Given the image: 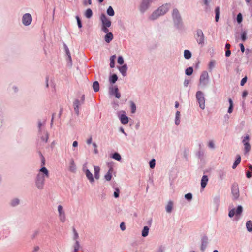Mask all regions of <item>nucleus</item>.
I'll return each instance as SVG.
<instances>
[{
    "mask_svg": "<svg viewBox=\"0 0 252 252\" xmlns=\"http://www.w3.org/2000/svg\"><path fill=\"white\" fill-rule=\"evenodd\" d=\"M170 8V4L166 3L162 5L158 10L155 11L151 15L150 18L152 20H155L158 18L159 16L165 14Z\"/></svg>",
    "mask_w": 252,
    "mask_h": 252,
    "instance_id": "f257e3e1",
    "label": "nucleus"
},
{
    "mask_svg": "<svg viewBox=\"0 0 252 252\" xmlns=\"http://www.w3.org/2000/svg\"><path fill=\"white\" fill-rule=\"evenodd\" d=\"M100 19L102 23V31H103L105 33H107L109 32L108 28L111 26V22L104 14L101 15Z\"/></svg>",
    "mask_w": 252,
    "mask_h": 252,
    "instance_id": "f03ea898",
    "label": "nucleus"
},
{
    "mask_svg": "<svg viewBox=\"0 0 252 252\" xmlns=\"http://www.w3.org/2000/svg\"><path fill=\"white\" fill-rule=\"evenodd\" d=\"M196 98L199 104V107L202 109L205 108V98L203 93L201 91H198L196 93Z\"/></svg>",
    "mask_w": 252,
    "mask_h": 252,
    "instance_id": "7ed1b4c3",
    "label": "nucleus"
},
{
    "mask_svg": "<svg viewBox=\"0 0 252 252\" xmlns=\"http://www.w3.org/2000/svg\"><path fill=\"white\" fill-rule=\"evenodd\" d=\"M45 177L41 173H39L37 176L36 184L37 188L42 189L43 187L45 182Z\"/></svg>",
    "mask_w": 252,
    "mask_h": 252,
    "instance_id": "20e7f679",
    "label": "nucleus"
},
{
    "mask_svg": "<svg viewBox=\"0 0 252 252\" xmlns=\"http://www.w3.org/2000/svg\"><path fill=\"white\" fill-rule=\"evenodd\" d=\"M58 211L59 213V218L62 222H64L66 221V215L63 207L60 205L58 206Z\"/></svg>",
    "mask_w": 252,
    "mask_h": 252,
    "instance_id": "39448f33",
    "label": "nucleus"
},
{
    "mask_svg": "<svg viewBox=\"0 0 252 252\" xmlns=\"http://www.w3.org/2000/svg\"><path fill=\"white\" fill-rule=\"evenodd\" d=\"M209 79V75L207 71H203L200 77L199 85L205 86L207 84V82Z\"/></svg>",
    "mask_w": 252,
    "mask_h": 252,
    "instance_id": "423d86ee",
    "label": "nucleus"
},
{
    "mask_svg": "<svg viewBox=\"0 0 252 252\" xmlns=\"http://www.w3.org/2000/svg\"><path fill=\"white\" fill-rule=\"evenodd\" d=\"M242 207L241 206H239L236 210L234 208L230 210L228 216L230 218L233 217L235 215H236L237 216H240L242 213Z\"/></svg>",
    "mask_w": 252,
    "mask_h": 252,
    "instance_id": "0eeeda50",
    "label": "nucleus"
},
{
    "mask_svg": "<svg viewBox=\"0 0 252 252\" xmlns=\"http://www.w3.org/2000/svg\"><path fill=\"white\" fill-rule=\"evenodd\" d=\"M195 38L197 42L199 44H203L204 40V36L202 30H197L196 31V35Z\"/></svg>",
    "mask_w": 252,
    "mask_h": 252,
    "instance_id": "6e6552de",
    "label": "nucleus"
},
{
    "mask_svg": "<svg viewBox=\"0 0 252 252\" xmlns=\"http://www.w3.org/2000/svg\"><path fill=\"white\" fill-rule=\"evenodd\" d=\"M250 136L249 135H246L243 139L242 142L245 146V153H248L251 149V145L249 143Z\"/></svg>",
    "mask_w": 252,
    "mask_h": 252,
    "instance_id": "1a4fd4ad",
    "label": "nucleus"
},
{
    "mask_svg": "<svg viewBox=\"0 0 252 252\" xmlns=\"http://www.w3.org/2000/svg\"><path fill=\"white\" fill-rule=\"evenodd\" d=\"M32 21V17L30 14L26 13L23 15L22 18V22L24 25H29L31 23Z\"/></svg>",
    "mask_w": 252,
    "mask_h": 252,
    "instance_id": "9d476101",
    "label": "nucleus"
},
{
    "mask_svg": "<svg viewBox=\"0 0 252 252\" xmlns=\"http://www.w3.org/2000/svg\"><path fill=\"white\" fill-rule=\"evenodd\" d=\"M231 191L234 199H237L239 196V191L237 185H233Z\"/></svg>",
    "mask_w": 252,
    "mask_h": 252,
    "instance_id": "9b49d317",
    "label": "nucleus"
},
{
    "mask_svg": "<svg viewBox=\"0 0 252 252\" xmlns=\"http://www.w3.org/2000/svg\"><path fill=\"white\" fill-rule=\"evenodd\" d=\"M113 91H115L116 92V94H115V96L117 98H120L121 97V94L119 92L118 88L117 87H111L109 88V93L110 94H114V93L113 92Z\"/></svg>",
    "mask_w": 252,
    "mask_h": 252,
    "instance_id": "f8f14e48",
    "label": "nucleus"
},
{
    "mask_svg": "<svg viewBox=\"0 0 252 252\" xmlns=\"http://www.w3.org/2000/svg\"><path fill=\"white\" fill-rule=\"evenodd\" d=\"M149 2L147 0H143L140 6V10L142 12L145 11L148 7Z\"/></svg>",
    "mask_w": 252,
    "mask_h": 252,
    "instance_id": "ddd939ff",
    "label": "nucleus"
},
{
    "mask_svg": "<svg viewBox=\"0 0 252 252\" xmlns=\"http://www.w3.org/2000/svg\"><path fill=\"white\" fill-rule=\"evenodd\" d=\"M208 181V178L207 175H203L201 181V186L202 188H204Z\"/></svg>",
    "mask_w": 252,
    "mask_h": 252,
    "instance_id": "4468645a",
    "label": "nucleus"
},
{
    "mask_svg": "<svg viewBox=\"0 0 252 252\" xmlns=\"http://www.w3.org/2000/svg\"><path fill=\"white\" fill-rule=\"evenodd\" d=\"M113 172V168L111 167L107 174L105 175L104 178L106 181H109L111 180Z\"/></svg>",
    "mask_w": 252,
    "mask_h": 252,
    "instance_id": "2eb2a0df",
    "label": "nucleus"
},
{
    "mask_svg": "<svg viewBox=\"0 0 252 252\" xmlns=\"http://www.w3.org/2000/svg\"><path fill=\"white\" fill-rule=\"evenodd\" d=\"M80 102H79V101L78 100V99H76L74 102H73V105H74V111L75 112V113L78 115L79 114V106L80 105Z\"/></svg>",
    "mask_w": 252,
    "mask_h": 252,
    "instance_id": "dca6fc26",
    "label": "nucleus"
},
{
    "mask_svg": "<svg viewBox=\"0 0 252 252\" xmlns=\"http://www.w3.org/2000/svg\"><path fill=\"white\" fill-rule=\"evenodd\" d=\"M86 175L90 182L93 183L94 182V180L93 178V174L88 169L86 170Z\"/></svg>",
    "mask_w": 252,
    "mask_h": 252,
    "instance_id": "f3484780",
    "label": "nucleus"
},
{
    "mask_svg": "<svg viewBox=\"0 0 252 252\" xmlns=\"http://www.w3.org/2000/svg\"><path fill=\"white\" fill-rule=\"evenodd\" d=\"M39 172L40 173H43L42 175H43L45 177H47V178L49 177V171L46 167H42L40 169Z\"/></svg>",
    "mask_w": 252,
    "mask_h": 252,
    "instance_id": "a211bd4d",
    "label": "nucleus"
},
{
    "mask_svg": "<svg viewBox=\"0 0 252 252\" xmlns=\"http://www.w3.org/2000/svg\"><path fill=\"white\" fill-rule=\"evenodd\" d=\"M105 36V40L107 43H109L113 38V34L111 32L106 33Z\"/></svg>",
    "mask_w": 252,
    "mask_h": 252,
    "instance_id": "6ab92c4d",
    "label": "nucleus"
},
{
    "mask_svg": "<svg viewBox=\"0 0 252 252\" xmlns=\"http://www.w3.org/2000/svg\"><path fill=\"white\" fill-rule=\"evenodd\" d=\"M120 120L123 124H126L128 122V118L126 115L122 114L120 117Z\"/></svg>",
    "mask_w": 252,
    "mask_h": 252,
    "instance_id": "aec40b11",
    "label": "nucleus"
},
{
    "mask_svg": "<svg viewBox=\"0 0 252 252\" xmlns=\"http://www.w3.org/2000/svg\"><path fill=\"white\" fill-rule=\"evenodd\" d=\"M94 177L96 179L99 178L100 168L98 166H94Z\"/></svg>",
    "mask_w": 252,
    "mask_h": 252,
    "instance_id": "412c9836",
    "label": "nucleus"
},
{
    "mask_svg": "<svg viewBox=\"0 0 252 252\" xmlns=\"http://www.w3.org/2000/svg\"><path fill=\"white\" fill-rule=\"evenodd\" d=\"M172 16L173 18L179 19L180 18L179 12L177 9H174L172 13Z\"/></svg>",
    "mask_w": 252,
    "mask_h": 252,
    "instance_id": "4be33fe9",
    "label": "nucleus"
},
{
    "mask_svg": "<svg viewBox=\"0 0 252 252\" xmlns=\"http://www.w3.org/2000/svg\"><path fill=\"white\" fill-rule=\"evenodd\" d=\"M173 202L172 201H169L166 207V211L168 213H171L173 208Z\"/></svg>",
    "mask_w": 252,
    "mask_h": 252,
    "instance_id": "5701e85b",
    "label": "nucleus"
},
{
    "mask_svg": "<svg viewBox=\"0 0 252 252\" xmlns=\"http://www.w3.org/2000/svg\"><path fill=\"white\" fill-rule=\"evenodd\" d=\"M119 69L120 72L122 74V75L123 76H125L127 69L126 65L125 64L119 67Z\"/></svg>",
    "mask_w": 252,
    "mask_h": 252,
    "instance_id": "b1692460",
    "label": "nucleus"
},
{
    "mask_svg": "<svg viewBox=\"0 0 252 252\" xmlns=\"http://www.w3.org/2000/svg\"><path fill=\"white\" fill-rule=\"evenodd\" d=\"M93 90L94 92H97L99 90V84L97 81L94 82L93 85Z\"/></svg>",
    "mask_w": 252,
    "mask_h": 252,
    "instance_id": "393cba45",
    "label": "nucleus"
},
{
    "mask_svg": "<svg viewBox=\"0 0 252 252\" xmlns=\"http://www.w3.org/2000/svg\"><path fill=\"white\" fill-rule=\"evenodd\" d=\"M228 101L229 103V107L228 109V112L229 113H231L233 111V101L231 98H229Z\"/></svg>",
    "mask_w": 252,
    "mask_h": 252,
    "instance_id": "a878e982",
    "label": "nucleus"
},
{
    "mask_svg": "<svg viewBox=\"0 0 252 252\" xmlns=\"http://www.w3.org/2000/svg\"><path fill=\"white\" fill-rule=\"evenodd\" d=\"M116 58V55H112L111 57H110V66L111 68H113L115 66V59Z\"/></svg>",
    "mask_w": 252,
    "mask_h": 252,
    "instance_id": "bb28decb",
    "label": "nucleus"
},
{
    "mask_svg": "<svg viewBox=\"0 0 252 252\" xmlns=\"http://www.w3.org/2000/svg\"><path fill=\"white\" fill-rule=\"evenodd\" d=\"M215 21L216 22H218L219 19L220 15V8L219 7H217L215 10Z\"/></svg>",
    "mask_w": 252,
    "mask_h": 252,
    "instance_id": "cd10ccee",
    "label": "nucleus"
},
{
    "mask_svg": "<svg viewBox=\"0 0 252 252\" xmlns=\"http://www.w3.org/2000/svg\"><path fill=\"white\" fill-rule=\"evenodd\" d=\"M149 228L148 226H144L142 231V236L143 237H146L148 235Z\"/></svg>",
    "mask_w": 252,
    "mask_h": 252,
    "instance_id": "c85d7f7f",
    "label": "nucleus"
},
{
    "mask_svg": "<svg viewBox=\"0 0 252 252\" xmlns=\"http://www.w3.org/2000/svg\"><path fill=\"white\" fill-rule=\"evenodd\" d=\"M241 162V157L239 155L237 156V158L236 160V161L233 163V165L232 166V168L233 169H235L237 166Z\"/></svg>",
    "mask_w": 252,
    "mask_h": 252,
    "instance_id": "c756f323",
    "label": "nucleus"
},
{
    "mask_svg": "<svg viewBox=\"0 0 252 252\" xmlns=\"http://www.w3.org/2000/svg\"><path fill=\"white\" fill-rule=\"evenodd\" d=\"M184 57L187 59H189L191 57V52L188 50H185L184 51Z\"/></svg>",
    "mask_w": 252,
    "mask_h": 252,
    "instance_id": "7c9ffc66",
    "label": "nucleus"
},
{
    "mask_svg": "<svg viewBox=\"0 0 252 252\" xmlns=\"http://www.w3.org/2000/svg\"><path fill=\"white\" fill-rule=\"evenodd\" d=\"M93 15L92 11L91 9H87L85 12V15L87 18H90Z\"/></svg>",
    "mask_w": 252,
    "mask_h": 252,
    "instance_id": "2f4dec72",
    "label": "nucleus"
},
{
    "mask_svg": "<svg viewBox=\"0 0 252 252\" xmlns=\"http://www.w3.org/2000/svg\"><path fill=\"white\" fill-rule=\"evenodd\" d=\"M107 13L108 15L110 16H113L114 15L115 12L113 9V8L110 6L107 10Z\"/></svg>",
    "mask_w": 252,
    "mask_h": 252,
    "instance_id": "473e14b6",
    "label": "nucleus"
},
{
    "mask_svg": "<svg viewBox=\"0 0 252 252\" xmlns=\"http://www.w3.org/2000/svg\"><path fill=\"white\" fill-rule=\"evenodd\" d=\"M180 112L179 111H177L176 113V120L175 124L178 125L180 122Z\"/></svg>",
    "mask_w": 252,
    "mask_h": 252,
    "instance_id": "72a5a7b5",
    "label": "nucleus"
},
{
    "mask_svg": "<svg viewBox=\"0 0 252 252\" xmlns=\"http://www.w3.org/2000/svg\"><path fill=\"white\" fill-rule=\"evenodd\" d=\"M69 170L71 172H74L76 170V166L73 160H71L70 163Z\"/></svg>",
    "mask_w": 252,
    "mask_h": 252,
    "instance_id": "f704fd0d",
    "label": "nucleus"
},
{
    "mask_svg": "<svg viewBox=\"0 0 252 252\" xmlns=\"http://www.w3.org/2000/svg\"><path fill=\"white\" fill-rule=\"evenodd\" d=\"M112 158L117 161H120L121 159V155L118 153H114L112 156Z\"/></svg>",
    "mask_w": 252,
    "mask_h": 252,
    "instance_id": "c9c22d12",
    "label": "nucleus"
},
{
    "mask_svg": "<svg viewBox=\"0 0 252 252\" xmlns=\"http://www.w3.org/2000/svg\"><path fill=\"white\" fill-rule=\"evenodd\" d=\"M246 227L249 231H252V221L251 220L248 221L246 223Z\"/></svg>",
    "mask_w": 252,
    "mask_h": 252,
    "instance_id": "e433bc0d",
    "label": "nucleus"
},
{
    "mask_svg": "<svg viewBox=\"0 0 252 252\" xmlns=\"http://www.w3.org/2000/svg\"><path fill=\"white\" fill-rule=\"evenodd\" d=\"M118 79L117 76L116 74H113L109 79V81L112 83H115Z\"/></svg>",
    "mask_w": 252,
    "mask_h": 252,
    "instance_id": "4c0bfd02",
    "label": "nucleus"
},
{
    "mask_svg": "<svg viewBox=\"0 0 252 252\" xmlns=\"http://www.w3.org/2000/svg\"><path fill=\"white\" fill-rule=\"evenodd\" d=\"M186 74L187 75H190L193 73V68L191 67H189L186 69Z\"/></svg>",
    "mask_w": 252,
    "mask_h": 252,
    "instance_id": "58836bf2",
    "label": "nucleus"
},
{
    "mask_svg": "<svg viewBox=\"0 0 252 252\" xmlns=\"http://www.w3.org/2000/svg\"><path fill=\"white\" fill-rule=\"evenodd\" d=\"M131 111L132 113H134L136 111V105L132 101L130 102Z\"/></svg>",
    "mask_w": 252,
    "mask_h": 252,
    "instance_id": "ea45409f",
    "label": "nucleus"
},
{
    "mask_svg": "<svg viewBox=\"0 0 252 252\" xmlns=\"http://www.w3.org/2000/svg\"><path fill=\"white\" fill-rule=\"evenodd\" d=\"M216 62L214 60L211 61L209 64V69L211 70L215 66Z\"/></svg>",
    "mask_w": 252,
    "mask_h": 252,
    "instance_id": "a19ab883",
    "label": "nucleus"
},
{
    "mask_svg": "<svg viewBox=\"0 0 252 252\" xmlns=\"http://www.w3.org/2000/svg\"><path fill=\"white\" fill-rule=\"evenodd\" d=\"M79 247H80V245H79V242L77 240H76L75 244L74 246V252H77L78 250L79 249Z\"/></svg>",
    "mask_w": 252,
    "mask_h": 252,
    "instance_id": "79ce46f5",
    "label": "nucleus"
},
{
    "mask_svg": "<svg viewBox=\"0 0 252 252\" xmlns=\"http://www.w3.org/2000/svg\"><path fill=\"white\" fill-rule=\"evenodd\" d=\"M64 46H65L66 53L67 55L68 56L69 59L70 60H71V55H70V52L69 51V49L66 45H65Z\"/></svg>",
    "mask_w": 252,
    "mask_h": 252,
    "instance_id": "37998d69",
    "label": "nucleus"
},
{
    "mask_svg": "<svg viewBox=\"0 0 252 252\" xmlns=\"http://www.w3.org/2000/svg\"><path fill=\"white\" fill-rule=\"evenodd\" d=\"M237 21L238 23H240L242 21V16L241 13H239L237 15Z\"/></svg>",
    "mask_w": 252,
    "mask_h": 252,
    "instance_id": "c03bdc74",
    "label": "nucleus"
},
{
    "mask_svg": "<svg viewBox=\"0 0 252 252\" xmlns=\"http://www.w3.org/2000/svg\"><path fill=\"white\" fill-rule=\"evenodd\" d=\"M19 203V200L18 199H15L12 200L11 202V205L13 206H15L18 205Z\"/></svg>",
    "mask_w": 252,
    "mask_h": 252,
    "instance_id": "a18cd8bd",
    "label": "nucleus"
},
{
    "mask_svg": "<svg viewBox=\"0 0 252 252\" xmlns=\"http://www.w3.org/2000/svg\"><path fill=\"white\" fill-rule=\"evenodd\" d=\"M114 196L115 198H118L119 196V189L118 188L115 189V191L114 193Z\"/></svg>",
    "mask_w": 252,
    "mask_h": 252,
    "instance_id": "49530a36",
    "label": "nucleus"
},
{
    "mask_svg": "<svg viewBox=\"0 0 252 252\" xmlns=\"http://www.w3.org/2000/svg\"><path fill=\"white\" fill-rule=\"evenodd\" d=\"M247 33L245 32H244L241 34V39L243 41H245L247 39Z\"/></svg>",
    "mask_w": 252,
    "mask_h": 252,
    "instance_id": "de8ad7c7",
    "label": "nucleus"
},
{
    "mask_svg": "<svg viewBox=\"0 0 252 252\" xmlns=\"http://www.w3.org/2000/svg\"><path fill=\"white\" fill-rule=\"evenodd\" d=\"M118 63L121 65L124 63V59L122 56H119L118 59Z\"/></svg>",
    "mask_w": 252,
    "mask_h": 252,
    "instance_id": "09e8293b",
    "label": "nucleus"
},
{
    "mask_svg": "<svg viewBox=\"0 0 252 252\" xmlns=\"http://www.w3.org/2000/svg\"><path fill=\"white\" fill-rule=\"evenodd\" d=\"M150 167L151 168H154L155 166V160L152 159L150 161L149 163Z\"/></svg>",
    "mask_w": 252,
    "mask_h": 252,
    "instance_id": "8fccbe9b",
    "label": "nucleus"
},
{
    "mask_svg": "<svg viewBox=\"0 0 252 252\" xmlns=\"http://www.w3.org/2000/svg\"><path fill=\"white\" fill-rule=\"evenodd\" d=\"M185 198L188 199V200H190L191 199L192 197V195L191 193H187L185 195Z\"/></svg>",
    "mask_w": 252,
    "mask_h": 252,
    "instance_id": "3c124183",
    "label": "nucleus"
},
{
    "mask_svg": "<svg viewBox=\"0 0 252 252\" xmlns=\"http://www.w3.org/2000/svg\"><path fill=\"white\" fill-rule=\"evenodd\" d=\"M76 19H77V24H78V26L79 27V28H81L82 27V24H81V20L79 18V17L78 16H76Z\"/></svg>",
    "mask_w": 252,
    "mask_h": 252,
    "instance_id": "603ef678",
    "label": "nucleus"
},
{
    "mask_svg": "<svg viewBox=\"0 0 252 252\" xmlns=\"http://www.w3.org/2000/svg\"><path fill=\"white\" fill-rule=\"evenodd\" d=\"M247 77H245L244 78H243L241 81V86H243L244 85V84L246 83V82H247Z\"/></svg>",
    "mask_w": 252,
    "mask_h": 252,
    "instance_id": "864d4df0",
    "label": "nucleus"
},
{
    "mask_svg": "<svg viewBox=\"0 0 252 252\" xmlns=\"http://www.w3.org/2000/svg\"><path fill=\"white\" fill-rule=\"evenodd\" d=\"M48 138H49L48 134L47 133H46L45 138L44 137H42V139L43 141H45V142H47L48 140Z\"/></svg>",
    "mask_w": 252,
    "mask_h": 252,
    "instance_id": "5fc2aeb1",
    "label": "nucleus"
},
{
    "mask_svg": "<svg viewBox=\"0 0 252 252\" xmlns=\"http://www.w3.org/2000/svg\"><path fill=\"white\" fill-rule=\"evenodd\" d=\"M208 146L211 148H214L215 147L214 144L212 141H209L208 143Z\"/></svg>",
    "mask_w": 252,
    "mask_h": 252,
    "instance_id": "6e6d98bb",
    "label": "nucleus"
},
{
    "mask_svg": "<svg viewBox=\"0 0 252 252\" xmlns=\"http://www.w3.org/2000/svg\"><path fill=\"white\" fill-rule=\"evenodd\" d=\"M120 228H121V230L123 231H124L126 229V226H125V224L124 222H122L120 224Z\"/></svg>",
    "mask_w": 252,
    "mask_h": 252,
    "instance_id": "4d7b16f0",
    "label": "nucleus"
},
{
    "mask_svg": "<svg viewBox=\"0 0 252 252\" xmlns=\"http://www.w3.org/2000/svg\"><path fill=\"white\" fill-rule=\"evenodd\" d=\"M41 163L42 166H44L45 164V159L42 155H41Z\"/></svg>",
    "mask_w": 252,
    "mask_h": 252,
    "instance_id": "13d9d810",
    "label": "nucleus"
},
{
    "mask_svg": "<svg viewBox=\"0 0 252 252\" xmlns=\"http://www.w3.org/2000/svg\"><path fill=\"white\" fill-rule=\"evenodd\" d=\"M240 47L242 52L244 53L245 51V47L243 43L240 44Z\"/></svg>",
    "mask_w": 252,
    "mask_h": 252,
    "instance_id": "bf43d9fd",
    "label": "nucleus"
},
{
    "mask_svg": "<svg viewBox=\"0 0 252 252\" xmlns=\"http://www.w3.org/2000/svg\"><path fill=\"white\" fill-rule=\"evenodd\" d=\"M74 239L77 240L79 237L78 234L77 233V232L76 231V230L75 229H74Z\"/></svg>",
    "mask_w": 252,
    "mask_h": 252,
    "instance_id": "052dcab7",
    "label": "nucleus"
},
{
    "mask_svg": "<svg viewBox=\"0 0 252 252\" xmlns=\"http://www.w3.org/2000/svg\"><path fill=\"white\" fill-rule=\"evenodd\" d=\"M189 80H185L184 81V86H185V87H187V86H188V85H189Z\"/></svg>",
    "mask_w": 252,
    "mask_h": 252,
    "instance_id": "680f3d73",
    "label": "nucleus"
},
{
    "mask_svg": "<svg viewBox=\"0 0 252 252\" xmlns=\"http://www.w3.org/2000/svg\"><path fill=\"white\" fill-rule=\"evenodd\" d=\"M230 54H231V51L230 50H227L226 51L225 56L226 57H229V56H230Z\"/></svg>",
    "mask_w": 252,
    "mask_h": 252,
    "instance_id": "e2e57ef3",
    "label": "nucleus"
},
{
    "mask_svg": "<svg viewBox=\"0 0 252 252\" xmlns=\"http://www.w3.org/2000/svg\"><path fill=\"white\" fill-rule=\"evenodd\" d=\"M92 138L91 137H90L87 140V143L89 145L91 144L92 143Z\"/></svg>",
    "mask_w": 252,
    "mask_h": 252,
    "instance_id": "0e129e2a",
    "label": "nucleus"
},
{
    "mask_svg": "<svg viewBox=\"0 0 252 252\" xmlns=\"http://www.w3.org/2000/svg\"><path fill=\"white\" fill-rule=\"evenodd\" d=\"M248 94V93L246 91H244L242 94V97L245 98Z\"/></svg>",
    "mask_w": 252,
    "mask_h": 252,
    "instance_id": "69168bd1",
    "label": "nucleus"
},
{
    "mask_svg": "<svg viewBox=\"0 0 252 252\" xmlns=\"http://www.w3.org/2000/svg\"><path fill=\"white\" fill-rule=\"evenodd\" d=\"M246 176H247V177L248 178L251 177H252L251 172L250 171L247 172Z\"/></svg>",
    "mask_w": 252,
    "mask_h": 252,
    "instance_id": "338daca9",
    "label": "nucleus"
},
{
    "mask_svg": "<svg viewBox=\"0 0 252 252\" xmlns=\"http://www.w3.org/2000/svg\"><path fill=\"white\" fill-rule=\"evenodd\" d=\"M231 47V45L229 43H226L225 45V48L227 49V50H230V48Z\"/></svg>",
    "mask_w": 252,
    "mask_h": 252,
    "instance_id": "774afa93",
    "label": "nucleus"
}]
</instances>
